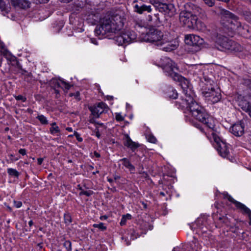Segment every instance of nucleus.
I'll use <instances>...</instances> for the list:
<instances>
[{
  "label": "nucleus",
  "instance_id": "8fccbe9b",
  "mask_svg": "<svg viewBox=\"0 0 251 251\" xmlns=\"http://www.w3.org/2000/svg\"><path fill=\"white\" fill-rule=\"evenodd\" d=\"M79 189L81 191L79 193V195H85V191L82 189L81 187H80Z\"/></svg>",
  "mask_w": 251,
  "mask_h": 251
},
{
  "label": "nucleus",
  "instance_id": "a19ab883",
  "mask_svg": "<svg viewBox=\"0 0 251 251\" xmlns=\"http://www.w3.org/2000/svg\"><path fill=\"white\" fill-rule=\"evenodd\" d=\"M116 120L118 121H122L124 120V118L121 115L120 113H116L115 116Z\"/></svg>",
  "mask_w": 251,
  "mask_h": 251
},
{
  "label": "nucleus",
  "instance_id": "393cba45",
  "mask_svg": "<svg viewBox=\"0 0 251 251\" xmlns=\"http://www.w3.org/2000/svg\"><path fill=\"white\" fill-rule=\"evenodd\" d=\"M190 247L192 249L193 251H200L201 248V245H200L199 242L195 239L192 241Z\"/></svg>",
  "mask_w": 251,
  "mask_h": 251
},
{
  "label": "nucleus",
  "instance_id": "f257e3e1",
  "mask_svg": "<svg viewBox=\"0 0 251 251\" xmlns=\"http://www.w3.org/2000/svg\"><path fill=\"white\" fill-rule=\"evenodd\" d=\"M159 66L162 68L166 75L171 76L174 80L178 81L182 89L183 95L176 101L181 108H187L191 112L192 109L195 107V104H199L194 100V93L189 86L188 80L177 73L178 68L176 63L167 57L160 59Z\"/></svg>",
  "mask_w": 251,
  "mask_h": 251
},
{
  "label": "nucleus",
  "instance_id": "a211bd4d",
  "mask_svg": "<svg viewBox=\"0 0 251 251\" xmlns=\"http://www.w3.org/2000/svg\"><path fill=\"white\" fill-rule=\"evenodd\" d=\"M125 38H126V42L129 44L132 42H137L142 41L141 38V35L138 37L137 34L132 30H126L124 32Z\"/></svg>",
  "mask_w": 251,
  "mask_h": 251
},
{
  "label": "nucleus",
  "instance_id": "1a4fd4ad",
  "mask_svg": "<svg viewBox=\"0 0 251 251\" xmlns=\"http://www.w3.org/2000/svg\"><path fill=\"white\" fill-rule=\"evenodd\" d=\"M202 94L208 101L213 103L218 102L221 99V95L219 91H216L212 88L207 90L202 89Z\"/></svg>",
  "mask_w": 251,
  "mask_h": 251
},
{
  "label": "nucleus",
  "instance_id": "c756f323",
  "mask_svg": "<svg viewBox=\"0 0 251 251\" xmlns=\"http://www.w3.org/2000/svg\"><path fill=\"white\" fill-rule=\"evenodd\" d=\"M36 118L40 121L42 125H47L48 124V120L43 115H39Z\"/></svg>",
  "mask_w": 251,
  "mask_h": 251
},
{
  "label": "nucleus",
  "instance_id": "09e8293b",
  "mask_svg": "<svg viewBox=\"0 0 251 251\" xmlns=\"http://www.w3.org/2000/svg\"><path fill=\"white\" fill-rule=\"evenodd\" d=\"M93 193H94V192L93 191L87 190V191H85V195L87 197H89V196H90L92 195H93Z\"/></svg>",
  "mask_w": 251,
  "mask_h": 251
},
{
  "label": "nucleus",
  "instance_id": "4d7b16f0",
  "mask_svg": "<svg viewBox=\"0 0 251 251\" xmlns=\"http://www.w3.org/2000/svg\"><path fill=\"white\" fill-rule=\"evenodd\" d=\"M123 216L126 217V220L130 219L131 218V216L129 214H127L126 215H124Z\"/></svg>",
  "mask_w": 251,
  "mask_h": 251
},
{
  "label": "nucleus",
  "instance_id": "13d9d810",
  "mask_svg": "<svg viewBox=\"0 0 251 251\" xmlns=\"http://www.w3.org/2000/svg\"><path fill=\"white\" fill-rule=\"evenodd\" d=\"M66 130H67V131H68L69 132L73 131V128L71 127H67V128H66Z\"/></svg>",
  "mask_w": 251,
  "mask_h": 251
},
{
  "label": "nucleus",
  "instance_id": "4468645a",
  "mask_svg": "<svg viewBox=\"0 0 251 251\" xmlns=\"http://www.w3.org/2000/svg\"><path fill=\"white\" fill-rule=\"evenodd\" d=\"M164 38H165L164 43L159 46L162 47L163 50L170 51L175 50L177 47L178 44L177 41L173 40H169L167 39L166 36Z\"/></svg>",
  "mask_w": 251,
  "mask_h": 251
},
{
  "label": "nucleus",
  "instance_id": "f03ea898",
  "mask_svg": "<svg viewBox=\"0 0 251 251\" xmlns=\"http://www.w3.org/2000/svg\"><path fill=\"white\" fill-rule=\"evenodd\" d=\"M159 66L162 68L166 75L171 76L174 80L178 81L182 89L183 95L176 101L181 108H187L191 112L192 109L195 107V104H199L194 100V93L189 86L188 80L177 73L178 68L176 63L167 57L160 59Z\"/></svg>",
  "mask_w": 251,
  "mask_h": 251
},
{
  "label": "nucleus",
  "instance_id": "aec40b11",
  "mask_svg": "<svg viewBox=\"0 0 251 251\" xmlns=\"http://www.w3.org/2000/svg\"><path fill=\"white\" fill-rule=\"evenodd\" d=\"M124 145L134 151L139 147L138 144L133 142L128 135L125 136Z\"/></svg>",
  "mask_w": 251,
  "mask_h": 251
},
{
  "label": "nucleus",
  "instance_id": "680f3d73",
  "mask_svg": "<svg viewBox=\"0 0 251 251\" xmlns=\"http://www.w3.org/2000/svg\"><path fill=\"white\" fill-rule=\"evenodd\" d=\"M74 95L76 98H77L79 96V92H76Z\"/></svg>",
  "mask_w": 251,
  "mask_h": 251
},
{
  "label": "nucleus",
  "instance_id": "ddd939ff",
  "mask_svg": "<svg viewBox=\"0 0 251 251\" xmlns=\"http://www.w3.org/2000/svg\"><path fill=\"white\" fill-rule=\"evenodd\" d=\"M185 42L189 46H200L202 45L203 40L200 36L195 34H187L185 36Z\"/></svg>",
  "mask_w": 251,
  "mask_h": 251
},
{
  "label": "nucleus",
  "instance_id": "774afa93",
  "mask_svg": "<svg viewBox=\"0 0 251 251\" xmlns=\"http://www.w3.org/2000/svg\"><path fill=\"white\" fill-rule=\"evenodd\" d=\"M230 0H222V1L227 3Z\"/></svg>",
  "mask_w": 251,
  "mask_h": 251
},
{
  "label": "nucleus",
  "instance_id": "de8ad7c7",
  "mask_svg": "<svg viewBox=\"0 0 251 251\" xmlns=\"http://www.w3.org/2000/svg\"><path fill=\"white\" fill-rule=\"evenodd\" d=\"M126 217L123 216V217L122 218V219L121 220V222H120V225L121 226L125 225L126 223Z\"/></svg>",
  "mask_w": 251,
  "mask_h": 251
},
{
  "label": "nucleus",
  "instance_id": "39448f33",
  "mask_svg": "<svg viewBox=\"0 0 251 251\" xmlns=\"http://www.w3.org/2000/svg\"><path fill=\"white\" fill-rule=\"evenodd\" d=\"M211 39L219 50L234 52H239L243 50L240 44L216 32L212 33Z\"/></svg>",
  "mask_w": 251,
  "mask_h": 251
},
{
  "label": "nucleus",
  "instance_id": "bf43d9fd",
  "mask_svg": "<svg viewBox=\"0 0 251 251\" xmlns=\"http://www.w3.org/2000/svg\"><path fill=\"white\" fill-rule=\"evenodd\" d=\"M7 59H9L10 60H13L14 58L13 56H5Z\"/></svg>",
  "mask_w": 251,
  "mask_h": 251
},
{
  "label": "nucleus",
  "instance_id": "412c9836",
  "mask_svg": "<svg viewBox=\"0 0 251 251\" xmlns=\"http://www.w3.org/2000/svg\"><path fill=\"white\" fill-rule=\"evenodd\" d=\"M122 162L123 165L129 170L131 173L135 171L134 166L130 163V162L126 158H124L119 160Z\"/></svg>",
  "mask_w": 251,
  "mask_h": 251
},
{
  "label": "nucleus",
  "instance_id": "603ef678",
  "mask_svg": "<svg viewBox=\"0 0 251 251\" xmlns=\"http://www.w3.org/2000/svg\"><path fill=\"white\" fill-rule=\"evenodd\" d=\"M94 156L97 158H99L100 156V155L99 152L97 151H94Z\"/></svg>",
  "mask_w": 251,
  "mask_h": 251
},
{
  "label": "nucleus",
  "instance_id": "58836bf2",
  "mask_svg": "<svg viewBox=\"0 0 251 251\" xmlns=\"http://www.w3.org/2000/svg\"><path fill=\"white\" fill-rule=\"evenodd\" d=\"M14 206L19 208L22 206V202L21 201H13Z\"/></svg>",
  "mask_w": 251,
  "mask_h": 251
},
{
  "label": "nucleus",
  "instance_id": "5701e85b",
  "mask_svg": "<svg viewBox=\"0 0 251 251\" xmlns=\"http://www.w3.org/2000/svg\"><path fill=\"white\" fill-rule=\"evenodd\" d=\"M115 40L119 46H123L125 44H127L126 39L125 38V34L124 32L115 37Z\"/></svg>",
  "mask_w": 251,
  "mask_h": 251
},
{
  "label": "nucleus",
  "instance_id": "e433bc0d",
  "mask_svg": "<svg viewBox=\"0 0 251 251\" xmlns=\"http://www.w3.org/2000/svg\"><path fill=\"white\" fill-rule=\"evenodd\" d=\"M147 138L148 141L151 143H155L157 142L156 139L152 135L150 134L148 135Z\"/></svg>",
  "mask_w": 251,
  "mask_h": 251
},
{
  "label": "nucleus",
  "instance_id": "2eb2a0df",
  "mask_svg": "<svg viewBox=\"0 0 251 251\" xmlns=\"http://www.w3.org/2000/svg\"><path fill=\"white\" fill-rule=\"evenodd\" d=\"M230 131L236 136H241L244 132V124L240 122L234 124L230 128Z\"/></svg>",
  "mask_w": 251,
  "mask_h": 251
},
{
  "label": "nucleus",
  "instance_id": "c85d7f7f",
  "mask_svg": "<svg viewBox=\"0 0 251 251\" xmlns=\"http://www.w3.org/2000/svg\"><path fill=\"white\" fill-rule=\"evenodd\" d=\"M50 132L51 135H57L60 132V130L58 126L55 127H50Z\"/></svg>",
  "mask_w": 251,
  "mask_h": 251
},
{
  "label": "nucleus",
  "instance_id": "69168bd1",
  "mask_svg": "<svg viewBox=\"0 0 251 251\" xmlns=\"http://www.w3.org/2000/svg\"><path fill=\"white\" fill-rule=\"evenodd\" d=\"M107 180L110 183H112L113 181V180L111 178H107Z\"/></svg>",
  "mask_w": 251,
  "mask_h": 251
},
{
  "label": "nucleus",
  "instance_id": "7ed1b4c3",
  "mask_svg": "<svg viewBox=\"0 0 251 251\" xmlns=\"http://www.w3.org/2000/svg\"><path fill=\"white\" fill-rule=\"evenodd\" d=\"M194 106L195 107L192 109L190 113L192 116L201 122L203 126V127H202L199 124H197L196 127L207 136L211 134L215 142V148L219 154L223 157H226L229 152V147L214 133L215 122L213 117L210 116L203 107L199 104H195Z\"/></svg>",
  "mask_w": 251,
  "mask_h": 251
},
{
  "label": "nucleus",
  "instance_id": "423d86ee",
  "mask_svg": "<svg viewBox=\"0 0 251 251\" xmlns=\"http://www.w3.org/2000/svg\"><path fill=\"white\" fill-rule=\"evenodd\" d=\"M164 37L162 32L155 27H151L146 34H141L142 41L155 43L158 46L164 43Z\"/></svg>",
  "mask_w": 251,
  "mask_h": 251
},
{
  "label": "nucleus",
  "instance_id": "0e129e2a",
  "mask_svg": "<svg viewBox=\"0 0 251 251\" xmlns=\"http://www.w3.org/2000/svg\"><path fill=\"white\" fill-rule=\"evenodd\" d=\"M28 225H29V226H31L33 225V222H32V221L30 220V221H29Z\"/></svg>",
  "mask_w": 251,
  "mask_h": 251
},
{
  "label": "nucleus",
  "instance_id": "9b49d317",
  "mask_svg": "<svg viewBox=\"0 0 251 251\" xmlns=\"http://www.w3.org/2000/svg\"><path fill=\"white\" fill-rule=\"evenodd\" d=\"M238 104L239 106L247 112L251 117V95L240 96L238 98Z\"/></svg>",
  "mask_w": 251,
  "mask_h": 251
},
{
  "label": "nucleus",
  "instance_id": "a878e982",
  "mask_svg": "<svg viewBox=\"0 0 251 251\" xmlns=\"http://www.w3.org/2000/svg\"><path fill=\"white\" fill-rule=\"evenodd\" d=\"M61 80L60 79L52 78L50 81V85L54 89L59 88L60 85V82Z\"/></svg>",
  "mask_w": 251,
  "mask_h": 251
},
{
  "label": "nucleus",
  "instance_id": "bb28decb",
  "mask_svg": "<svg viewBox=\"0 0 251 251\" xmlns=\"http://www.w3.org/2000/svg\"><path fill=\"white\" fill-rule=\"evenodd\" d=\"M0 52L4 56H6L8 53L9 51L7 50V49L5 48L4 44L3 42L0 41Z\"/></svg>",
  "mask_w": 251,
  "mask_h": 251
},
{
  "label": "nucleus",
  "instance_id": "0eeeda50",
  "mask_svg": "<svg viewBox=\"0 0 251 251\" xmlns=\"http://www.w3.org/2000/svg\"><path fill=\"white\" fill-rule=\"evenodd\" d=\"M223 18H228V24L223 23L225 26H227L228 28H230L232 30L242 34V30L244 28L242 26L241 24L238 20V17L234 14L228 10H224L222 12Z\"/></svg>",
  "mask_w": 251,
  "mask_h": 251
},
{
  "label": "nucleus",
  "instance_id": "6ab92c4d",
  "mask_svg": "<svg viewBox=\"0 0 251 251\" xmlns=\"http://www.w3.org/2000/svg\"><path fill=\"white\" fill-rule=\"evenodd\" d=\"M134 27L138 30L139 33L144 34L143 32L146 30V24L144 21L141 19H136L133 21Z\"/></svg>",
  "mask_w": 251,
  "mask_h": 251
},
{
  "label": "nucleus",
  "instance_id": "7c9ffc66",
  "mask_svg": "<svg viewBox=\"0 0 251 251\" xmlns=\"http://www.w3.org/2000/svg\"><path fill=\"white\" fill-rule=\"evenodd\" d=\"M59 87H61L64 90H69L71 88V85L63 80H61L60 82Z\"/></svg>",
  "mask_w": 251,
  "mask_h": 251
},
{
  "label": "nucleus",
  "instance_id": "4be33fe9",
  "mask_svg": "<svg viewBox=\"0 0 251 251\" xmlns=\"http://www.w3.org/2000/svg\"><path fill=\"white\" fill-rule=\"evenodd\" d=\"M176 11L174 5L172 3H169L164 15L171 17L176 14Z\"/></svg>",
  "mask_w": 251,
  "mask_h": 251
},
{
  "label": "nucleus",
  "instance_id": "cd10ccee",
  "mask_svg": "<svg viewBox=\"0 0 251 251\" xmlns=\"http://www.w3.org/2000/svg\"><path fill=\"white\" fill-rule=\"evenodd\" d=\"M7 173L9 176L18 177L19 173L16 170L13 168L7 169Z\"/></svg>",
  "mask_w": 251,
  "mask_h": 251
},
{
  "label": "nucleus",
  "instance_id": "b1692460",
  "mask_svg": "<svg viewBox=\"0 0 251 251\" xmlns=\"http://www.w3.org/2000/svg\"><path fill=\"white\" fill-rule=\"evenodd\" d=\"M167 96L173 99H176L177 98L178 94L176 90L173 87H169L166 92Z\"/></svg>",
  "mask_w": 251,
  "mask_h": 251
},
{
  "label": "nucleus",
  "instance_id": "052dcab7",
  "mask_svg": "<svg viewBox=\"0 0 251 251\" xmlns=\"http://www.w3.org/2000/svg\"><path fill=\"white\" fill-rule=\"evenodd\" d=\"M51 127H55L57 126L56 123L55 122H53L50 124Z\"/></svg>",
  "mask_w": 251,
  "mask_h": 251
},
{
  "label": "nucleus",
  "instance_id": "49530a36",
  "mask_svg": "<svg viewBox=\"0 0 251 251\" xmlns=\"http://www.w3.org/2000/svg\"><path fill=\"white\" fill-rule=\"evenodd\" d=\"M49 0H34V2L36 3H46L49 1Z\"/></svg>",
  "mask_w": 251,
  "mask_h": 251
},
{
  "label": "nucleus",
  "instance_id": "20e7f679",
  "mask_svg": "<svg viewBox=\"0 0 251 251\" xmlns=\"http://www.w3.org/2000/svg\"><path fill=\"white\" fill-rule=\"evenodd\" d=\"M125 21L123 13L105 16L101 19L100 25L96 27L95 34L100 39L108 37L111 34L120 31L123 27Z\"/></svg>",
  "mask_w": 251,
  "mask_h": 251
},
{
  "label": "nucleus",
  "instance_id": "2f4dec72",
  "mask_svg": "<svg viewBox=\"0 0 251 251\" xmlns=\"http://www.w3.org/2000/svg\"><path fill=\"white\" fill-rule=\"evenodd\" d=\"M167 6L168 4L163 2L161 4H160V6L157 8V10H158L160 12L165 14Z\"/></svg>",
  "mask_w": 251,
  "mask_h": 251
},
{
  "label": "nucleus",
  "instance_id": "72a5a7b5",
  "mask_svg": "<svg viewBox=\"0 0 251 251\" xmlns=\"http://www.w3.org/2000/svg\"><path fill=\"white\" fill-rule=\"evenodd\" d=\"M63 247L66 249V251H72V243L70 241H65L63 243Z\"/></svg>",
  "mask_w": 251,
  "mask_h": 251
},
{
  "label": "nucleus",
  "instance_id": "f704fd0d",
  "mask_svg": "<svg viewBox=\"0 0 251 251\" xmlns=\"http://www.w3.org/2000/svg\"><path fill=\"white\" fill-rule=\"evenodd\" d=\"M0 9L1 11L6 13H8L9 11V7L5 5L4 2L2 0H0Z\"/></svg>",
  "mask_w": 251,
  "mask_h": 251
},
{
  "label": "nucleus",
  "instance_id": "c03bdc74",
  "mask_svg": "<svg viewBox=\"0 0 251 251\" xmlns=\"http://www.w3.org/2000/svg\"><path fill=\"white\" fill-rule=\"evenodd\" d=\"M10 157V160L12 162L16 161L18 160L20 158V156L15 157L13 154H11L9 155Z\"/></svg>",
  "mask_w": 251,
  "mask_h": 251
},
{
  "label": "nucleus",
  "instance_id": "a18cd8bd",
  "mask_svg": "<svg viewBox=\"0 0 251 251\" xmlns=\"http://www.w3.org/2000/svg\"><path fill=\"white\" fill-rule=\"evenodd\" d=\"M19 153L22 155H25L26 154V151L25 149H21L19 150Z\"/></svg>",
  "mask_w": 251,
  "mask_h": 251
},
{
  "label": "nucleus",
  "instance_id": "3c124183",
  "mask_svg": "<svg viewBox=\"0 0 251 251\" xmlns=\"http://www.w3.org/2000/svg\"><path fill=\"white\" fill-rule=\"evenodd\" d=\"M43 159L42 158H39L37 159V163L38 165H41L43 163Z\"/></svg>",
  "mask_w": 251,
  "mask_h": 251
},
{
  "label": "nucleus",
  "instance_id": "c9c22d12",
  "mask_svg": "<svg viewBox=\"0 0 251 251\" xmlns=\"http://www.w3.org/2000/svg\"><path fill=\"white\" fill-rule=\"evenodd\" d=\"M93 226L96 228H98L102 231H103L106 229V227L104 226V224L102 223L94 224Z\"/></svg>",
  "mask_w": 251,
  "mask_h": 251
},
{
  "label": "nucleus",
  "instance_id": "9d476101",
  "mask_svg": "<svg viewBox=\"0 0 251 251\" xmlns=\"http://www.w3.org/2000/svg\"><path fill=\"white\" fill-rule=\"evenodd\" d=\"M223 195L225 199H227L229 201L234 203L236 207L241 210L243 213L248 215L250 220V224L251 225V211L250 209L244 204L235 200L227 192L223 193Z\"/></svg>",
  "mask_w": 251,
  "mask_h": 251
},
{
  "label": "nucleus",
  "instance_id": "473e14b6",
  "mask_svg": "<svg viewBox=\"0 0 251 251\" xmlns=\"http://www.w3.org/2000/svg\"><path fill=\"white\" fill-rule=\"evenodd\" d=\"M163 1V0H150V3L153 5L156 9Z\"/></svg>",
  "mask_w": 251,
  "mask_h": 251
},
{
  "label": "nucleus",
  "instance_id": "f3484780",
  "mask_svg": "<svg viewBox=\"0 0 251 251\" xmlns=\"http://www.w3.org/2000/svg\"><path fill=\"white\" fill-rule=\"evenodd\" d=\"M134 11L142 14L145 12L151 13L152 11V8L150 5H146L144 3H136L133 5Z\"/></svg>",
  "mask_w": 251,
  "mask_h": 251
},
{
  "label": "nucleus",
  "instance_id": "f8f14e48",
  "mask_svg": "<svg viewBox=\"0 0 251 251\" xmlns=\"http://www.w3.org/2000/svg\"><path fill=\"white\" fill-rule=\"evenodd\" d=\"M89 110L94 117L99 118L101 113L108 111V107L105 103L101 102L96 105L90 107Z\"/></svg>",
  "mask_w": 251,
  "mask_h": 251
},
{
  "label": "nucleus",
  "instance_id": "6e6d98bb",
  "mask_svg": "<svg viewBox=\"0 0 251 251\" xmlns=\"http://www.w3.org/2000/svg\"><path fill=\"white\" fill-rule=\"evenodd\" d=\"M96 136L97 137H98V138H100V134L99 131V130L98 129L96 131Z\"/></svg>",
  "mask_w": 251,
  "mask_h": 251
},
{
  "label": "nucleus",
  "instance_id": "4c0bfd02",
  "mask_svg": "<svg viewBox=\"0 0 251 251\" xmlns=\"http://www.w3.org/2000/svg\"><path fill=\"white\" fill-rule=\"evenodd\" d=\"M65 223L67 224H69L72 222V219L71 216L69 214H65L64 215Z\"/></svg>",
  "mask_w": 251,
  "mask_h": 251
},
{
  "label": "nucleus",
  "instance_id": "37998d69",
  "mask_svg": "<svg viewBox=\"0 0 251 251\" xmlns=\"http://www.w3.org/2000/svg\"><path fill=\"white\" fill-rule=\"evenodd\" d=\"M74 135L78 142H81L83 141L82 138L80 137V134L77 132L75 131Z\"/></svg>",
  "mask_w": 251,
  "mask_h": 251
},
{
  "label": "nucleus",
  "instance_id": "6e6552de",
  "mask_svg": "<svg viewBox=\"0 0 251 251\" xmlns=\"http://www.w3.org/2000/svg\"><path fill=\"white\" fill-rule=\"evenodd\" d=\"M179 20L184 25L191 27L196 24V17L191 12L184 10L180 12Z\"/></svg>",
  "mask_w": 251,
  "mask_h": 251
},
{
  "label": "nucleus",
  "instance_id": "dca6fc26",
  "mask_svg": "<svg viewBox=\"0 0 251 251\" xmlns=\"http://www.w3.org/2000/svg\"><path fill=\"white\" fill-rule=\"evenodd\" d=\"M13 6L22 9H27L30 7L31 2L28 0H10Z\"/></svg>",
  "mask_w": 251,
  "mask_h": 251
},
{
  "label": "nucleus",
  "instance_id": "864d4df0",
  "mask_svg": "<svg viewBox=\"0 0 251 251\" xmlns=\"http://www.w3.org/2000/svg\"><path fill=\"white\" fill-rule=\"evenodd\" d=\"M100 219L102 221L105 220L107 219V216L106 215H102L100 217Z\"/></svg>",
  "mask_w": 251,
  "mask_h": 251
},
{
  "label": "nucleus",
  "instance_id": "79ce46f5",
  "mask_svg": "<svg viewBox=\"0 0 251 251\" xmlns=\"http://www.w3.org/2000/svg\"><path fill=\"white\" fill-rule=\"evenodd\" d=\"M205 3L207 4L208 6L211 7L214 4V0H203Z\"/></svg>",
  "mask_w": 251,
  "mask_h": 251
},
{
  "label": "nucleus",
  "instance_id": "e2e57ef3",
  "mask_svg": "<svg viewBox=\"0 0 251 251\" xmlns=\"http://www.w3.org/2000/svg\"><path fill=\"white\" fill-rule=\"evenodd\" d=\"M107 99L108 100H113V96H107Z\"/></svg>",
  "mask_w": 251,
  "mask_h": 251
},
{
  "label": "nucleus",
  "instance_id": "338daca9",
  "mask_svg": "<svg viewBox=\"0 0 251 251\" xmlns=\"http://www.w3.org/2000/svg\"><path fill=\"white\" fill-rule=\"evenodd\" d=\"M32 76V74L31 73H28V75H27V77H31ZM27 81H29V80L28 79V77H27Z\"/></svg>",
  "mask_w": 251,
  "mask_h": 251
},
{
  "label": "nucleus",
  "instance_id": "5fc2aeb1",
  "mask_svg": "<svg viewBox=\"0 0 251 251\" xmlns=\"http://www.w3.org/2000/svg\"><path fill=\"white\" fill-rule=\"evenodd\" d=\"M91 42L92 43H93L94 44L96 45H98V43L95 39H93V38L91 39Z\"/></svg>",
  "mask_w": 251,
  "mask_h": 251
},
{
  "label": "nucleus",
  "instance_id": "ea45409f",
  "mask_svg": "<svg viewBox=\"0 0 251 251\" xmlns=\"http://www.w3.org/2000/svg\"><path fill=\"white\" fill-rule=\"evenodd\" d=\"M15 99L17 100H22L23 102L26 101V98L22 95L16 96L15 97Z\"/></svg>",
  "mask_w": 251,
  "mask_h": 251
}]
</instances>
